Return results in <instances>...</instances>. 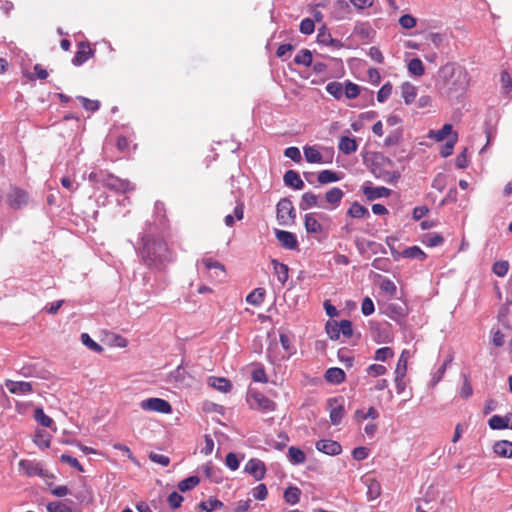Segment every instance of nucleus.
Segmentation results:
<instances>
[{"mask_svg":"<svg viewBox=\"0 0 512 512\" xmlns=\"http://www.w3.org/2000/svg\"><path fill=\"white\" fill-rule=\"evenodd\" d=\"M142 242L141 257L147 266L162 269L167 262L171 261V252L164 240L150 239L148 235H144Z\"/></svg>","mask_w":512,"mask_h":512,"instance_id":"1","label":"nucleus"},{"mask_svg":"<svg viewBox=\"0 0 512 512\" xmlns=\"http://www.w3.org/2000/svg\"><path fill=\"white\" fill-rule=\"evenodd\" d=\"M89 180L100 183L104 187L117 193H126L134 189V185L127 179H121L113 174L100 172H91L88 176Z\"/></svg>","mask_w":512,"mask_h":512,"instance_id":"2","label":"nucleus"},{"mask_svg":"<svg viewBox=\"0 0 512 512\" xmlns=\"http://www.w3.org/2000/svg\"><path fill=\"white\" fill-rule=\"evenodd\" d=\"M246 399L252 409L261 410L263 412H271L275 410V403L256 390L250 389L247 393Z\"/></svg>","mask_w":512,"mask_h":512,"instance_id":"3","label":"nucleus"},{"mask_svg":"<svg viewBox=\"0 0 512 512\" xmlns=\"http://www.w3.org/2000/svg\"><path fill=\"white\" fill-rule=\"evenodd\" d=\"M469 75L463 69H458L453 72V80L448 87L450 96L462 95L469 86Z\"/></svg>","mask_w":512,"mask_h":512,"instance_id":"4","label":"nucleus"},{"mask_svg":"<svg viewBox=\"0 0 512 512\" xmlns=\"http://www.w3.org/2000/svg\"><path fill=\"white\" fill-rule=\"evenodd\" d=\"M139 405L144 411H153L162 414H170L172 412L171 404L162 398H148L142 400Z\"/></svg>","mask_w":512,"mask_h":512,"instance_id":"5","label":"nucleus"},{"mask_svg":"<svg viewBox=\"0 0 512 512\" xmlns=\"http://www.w3.org/2000/svg\"><path fill=\"white\" fill-rule=\"evenodd\" d=\"M19 472L27 477H47V472L44 470L43 465L35 460L22 459L18 463Z\"/></svg>","mask_w":512,"mask_h":512,"instance_id":"6","label":"nucleus"},{"mask_svg":"<svg viewBox=\"0 0 512 512\" xmlns=\"http://www.w3.org/2000/svg\"><path fill=\"white\" fill-rule=\"evenodd\" d=\"M295 209L292 202L283 198L277 203V219L281 225H286L295 219Z\"/></svg>","mask_w":512,"mask_h":512,"instance_id":"7","label":"nucleus"},{"mask_svg":"<svg viewBox=\"0 0 512 512\" xmlns=\"http://www.w3.org/2000/svg\"><path fill=\"white\" fill-rule=\"evenodd\" d=\"M29 196L26 191L20 188H13L7 195V202L10 207L19 209L28 203Z\"/></svg>","mask_w":512,"mask_h":512,"instance_id":"8","label":"nucleus"},{"mask_svg":"<svg viewBox=\"0 0 512 512\" xmlns=\"http://www.w3.org/2000/svg\"><path fill=\"white\" fill-rule=\"evenodd\" d=\"M303 153L305 160L311 164H322L331 162V158L328 160H325L323 158V155L320 152V148L317 145H305L303 147Z\"/></svg>","mask_w":512,"mask_h":512,"instance_id":"9","label":"nucleus"},{"mask_svg":"<svg viewBox=\"0 0 512 512\" xmlns=\"http://www.w3.org/2000/svg\"><path fill=\"white\" fill-rule=\"evenodd\" d=\"M315 446L318 451L330 456H336L342 452L340 443L331 439L319 440Z\"/></svg>","mask_w":512,"mask_h":512,"instance_id":"10","label":"nucleus"},{"mask_svg":"<svg viewBox=\"0 0 512 512\" xmlns=\"http://www.w3.org/2000/svg\"><path fill=\"white\" fill-rule=\"evenodd\" d=\"M244 471L253 476L256 481H259L264 478L266 468L261 460L253 458L246 463Z\"/></svg>","mask_w":512,"mask_h":512,"instance_id":"11","label":"nucleus"},{"mask_svg":"<svg viewBox=\"0 0 512 512\" xmlns=\"http://www.w3.org/2000/svg\"><path fill=\"white\" fill-rule=\"evenodd\" d=\"M275 236L285 249L294 250L298 247L296 235L292 232L276 229Z\"/></svg>","mask_w":512,"mask_h":512,"instance_id":"12","label":"nucleus"},{"mask_svg":"<svg viewBox=\"0 0 512 512\" xmlns=\"http://www.w3.org/2000/svg\"><path fill=\"white\" fill-rule=\"evenodd\" d=\"M5 387L10 393L16 395H26L33 390L32 384L25 381L6 380Z\"/></svg>","mask_w":512,"mask_h":512,"instance_id":"13","label":"nucleus"},{"mask_svg":"<svg viewBox=\"0 0 512 512\" xmlns=\"http://www.w3.org/2000/svg\"><path fill=\"white\" fill-rule=\"evenodd\" d=\"M488 424L493 430L512 429V414L508 413L505 416L493 415Z\"/></svg>","mask_w":512,"mask_h":512,"instance_id":"14","label":"nucleus"},{"mask_svg":"<svg viewBox=\"0 0 512 512\" xmlns=\"http://www.w3.org/2000/svg\"><path fill=\"white\" fill-rule=\"evenodd\" d=\"M317 42L319 44H322L325 46H331V47H335V48H339L342 46L339 40L334 39L331 36V33L328 31L327 27L324 25L318 29Z\"/></svg>","mask_w":512,"mask_h":512,"instance_id":"15","label":"nucleus"},{"mask_svg":"<svg viewBox=\"0 0 512 512\" xmlns=\"http://www.w3.org/2000/svg\"><path fill=\"white\" fill-rule=\"evenodd\" d=\"M93 53V50L88 44L80 43L78 51L72 59V64L75 66H81L93 55Z\"/></svg>","mask_w":512,"mask_h":512,"instance_id":"16","label":"nucleus"},{"mask_svg":"<svg viewBox=\"0 0 512 512\" xmlns=\"http://www.w3.org/2000/svg\"><path fill=\"white\" fill-rule=\"evenodd\" d=\"M236 206L234 208V215L228 214L224 218V223L227 227H232L235 223V219L242 220L244 217V203L240 197L235 196Z\"/></svg>","mask_w":512,"mask_h":512,"instance_id":"17","label":"nucleus"},{"mask_svg":"<svg viewBox=\"0 0 512 512\" xmlns=\"http://www.w3.org/2000/svg\"><path fill=\"white\" fill-rule=\"evenodd\" d=\"M363 193L367 197L368 200H375L378 198L388 197L391 193V190L384 186H378V187L364 186Z\"/></svg>","mask_w":512,"mask_h":512,"instance_id":"18","label":"nucleus"},{"mask_svg":"<svg viewBox=\"0 0 512 512\" xmlns=\"http://www.w3.org/2000/svg\"><path fill=\"white\" fill-rule=\"evenodd\" d=\"M284 184L295 190H301L304 188V182L300 178L299 174L294 170H288L283 176Z\"/></svg>","mask_w":512,"mask_h":512,"instance_id":"19","label":"nucleus"},{"mask_svg":"<svg viewBox=\"0 0 512 512\" xmlns=\"http://www.w3.org/2000/svg\"><path fill=\"white\" fill-rule=\"evenodd\" d=\"M325 380L333 385H339L345 381V372L338 367H331L326 370Z\"/></svg>","mask_w":512,"mask_h":512,"instance_id":"20","label":"nucleus"},{"mask_svg":"<svg viewBox=\"0 0 512 512\" xmlns=\"http://www.w3.org/2000/svg\"><path fill=\"white\" fill-rule=\"evenodd\" d=\"M304 226L307 233L318 234L323 232L321 223L317 220L314 213H307L304 217Z\"/></svg>","mask_w":512,"mask_h":512,"instance_id":"21","label":"nucleus"},{"mask_svg":"<svg viewBox=\"0 0 512 512\" xmlns=\"http://www.w3.org/2000/svg\"><path fill=\"white\" fill-rule=\"evenodd\" d=\"M343 197L344 192L338 187H333L325 193V200L332 206V209L337 208L340 205Z\"/></svg>","mask_w":512,"mask_h":512,"instance_id":"22","label":"nucleus"},{"mask_svg":"<svg viewBox=\"0 0 512 512\" xmlns=\"http://www.w3.org/2000/svg\"><path fill=\"white\" fill-rule=\"evenodd\" d=\"M312 207H322V205L318 203V196L316 194L312 192H306L301 197L299 208L305 211ZM323 208L325 207L323 206Z\"/></svg>","mask_w":512,"mask_h":512,"instance_id":"23","label":"nucleus"},{"mask_svg":"<svg viewBox=\"0 0 512 512\" xmlns=\"http://www.w3.org/2000/svg\"><path fill=\"white\" fill-rule=\"evenodd\" d=\"M338 148L342 153L349 155L357 151L358 145L354 138L342 136L339 139Z\"/></svg>","mask_w":512,"mask_h":512,"instance_id":"24","label":"nucleus"},{"mask_svg":"<svg viewBox=\"0 0 512 512\" xmlns=\"http://www.w3.org/2000/svg\"><path fill=\"white\" fill-rule=\"evenodd\" d=\"M367 486V499L373 501L381 495V485L374 478H368L365 480Z\"/></svg>","mask_w":512,"mask_h":512,"instance_id":"25","label":"nucleus"},{"mask_svg":"<svg viewBox=\"0 0 512 512\" xmlns=\"http://www.w3.org/2000/svg\"><path fill=\"white\" fill-rule=\"evenodd\" d=\"M494 452L504 458L512 457V442L508 440H501L494 444L493 447Z\"/></svg>","mask_w":512,"mask_h":512,"instance_id":"26","label":"nucleus"},{"mask_svg":"<svg viewBox=\"0 0 512 512\" xmlns=\"http://www.w3.org/2000/svg\"><path fill=\"white\" fill-rule=\"evenodd\" d=\"M401 95L404 99L405 104H411L417 96L416 87L409 82L403 83L401 85Z\"/></svg>","mask_w":512,"mask_h":512,"instance_id":"27","label":"nucleus"},{"mask_svg":"<svg viewBox=\"0 0 512 512\" xmlns=\"http://www.w3.org/2000/svg\"><path fill=\"white\" fill-rule=\"evenodd\" d=\"M347 215L351 218L360 219L369 217L370 213L365 206L359 204L358 202H354L347 210Z\"/></svg>","mask_w":512,"mask_h":512,"instance_id":"28","label":"nucleus"},{"mask_svg":"<svg viewBox=\"0 0 512 512\" xmlns=\"http://www.w3.org/2000/svg\"><path fill=\"white\" fill-rule=\"evenodd\" d=\"M287 458L293 465L303 464L306 460L305 453L301 449L294 446L289 447Z\"/></svg>","mask_w":512,"mask_h":512,"instance_id":"29","label":"nucleus"},{"mask_svg":"<svg viewBox=\"0 0 512 512\" xmlns=\"http://www.w3.org/2000/svg\"><path fill=\"white\" fill-rule=\"evenodd\" d=\"M342 179V176L332 170L320 171L317 175V180L320 184L334 183Z\"/></svg>","mask_w":512,"mask_h":512,"instance_id":"30","label":"nucleus"},{"mask_svg":"<svg viewBox=\"0 0 512 512\" xmlns=\"http://www.w3.org/2000/svg\"><path fill=\"white\" fill-rule=\"evenodd\" d=\"M452 129V125L447 123L444 124L442 128L439 130H430L428 137L437 142H440L443 141L447 136L452 134Z\"/></svg>","mask_w":512,"mask_h":512,"instance_id":"31","label":"nucleus"},{"mask_svg":"<svg viewBox=\"0 0 512 512\" xmlns=\"http://www.w3.org/2000/svg\"><path fill=\"white\" fill-rule=\"evenodd\" d=\"M272 265L278 281L284 285L288 280V266L275 259L272 260Z\"/></svg>","mask_w":512,"mask_h":512,"instance_id":"32","label":"nucleus"},{"mask_svg":"<svg viewBox=\"0 0 512 512\" xmlns=\"http://www.w3.org/2000/svg\"><path fill=\"white\" fill-rule=\"evenodd\" d=\"M500 84L502 93L508 97H512V78L506 70H503L500 74Z\"/></svg>","mask_w":512,"mask_h":512,"instance_id":"33","label":"nucleus"},{"mask_svg":"<svg viewBox=\"0 0 512 512\" xmlns=\"http://www.w3.org/2000/svg\"><path fill=\"white\" fill-rule=\"evenodd\" d=\"M294 62L297 65H303L305 67H310L313 62V56L309 49H301L295 56Z\"/></svg>","mask_w":512,"mask_h":512,"instance_id":"34","label":"nucleus"},{"mask_svg":"<svg viewBox=\"0 0 512 512\" xmlns=\"http://www.w3.org/2000/svg\"><path fill=\"white\" fill-rule=\"evenodd\" d=\"M386 314L394 320L400 319L406 315V309L398 303H391L386 308Z\"/></svg>","mask_w":512,"mask_h":512,"instance_id":"35","label":"nucleus"},{"mask_svg":"<svg viewBox=\"0 0 512 512\" xmlns=\"http://www.w3.org/2000/svg\"><path fill=\"white\" fill-rule=\"evenodd\" d=\"M209 384L221 392H228L232 388L230 381L222 377H211L209 379Z\"/></svg>","mask_w":512,"mask_h":512,"instance_id":"36","label":"nucleus"},{"mask_svg":"<svg viewBox=\"0 0 512 512\" xmlns=\"http://www.w3.org/2000/svg\"><path fill=\"white\" fill-rule=\"evenodd\" d=\"M301 491L298 487L289 486L284 491V499L288 504L295 505L300 501Z\"/></svg>","mask_w":512,"mask_h":512,"instance_id":"37","label":"nucleus"},{"mask_svg":"<svg viewBox=\"0 0 512 512\" xmlns=\"http://www.w3.org/2000/svg\"><path fill=\"white\" fill-rule=\"evenodd\" d=\"M199 483L200 478L198 476H189L178 483V489L181 492H186L195 488Z\"/></svg>","mask_w":512,"mask_h":512,"instance_id":"38","label":"nucleus"},{"mask_svg":"<svg viewBox=\"0 0 512 512\" xmlns=\"http://www.w3.org/2000/svg\"><path fill=\"white\" fill-rule=\"evenodd\" d=\"M408 358L409 352L407 350H403L398 359L394 374H398L400 376L406 375Z\"/></svg>","mask_w":512,"mask_h":512,"instance_id":"39","label":"nucleus"},{"mask_svg":"<svg viewBox=\"0 0 512 512\" xmlns=\"http://www.w3.org/2000/svg\"><path fill=\"white\" fill-rule=\"evenodd\" d=\"M202 263L206 269H208V270L214 269L216 277H219L220 274L221 275L225 274L224 266L218 261H215L211 258H204V259H202Z\"/></svg>","mask_w":512,"mask_h":512,"instance_id":"40","label":"nucleus"},{"mask_svg":"<svg viewBox=\"0 0 512 512\" xmlns=\"http://www.w3.org/2000/svg\"><path fill=\"white\" fill-rule=\"evenodd\" d=\"M408 71L415 76H422L425 72L424 65L419 58H413L408 63Z\"/></svg>","mask_w":512,"mask_h":512,"instance_id":"41","label":"nucleus"},{"mask_svg":"<svg viewBox=\"0 0 512 512\" xmlns=\"http://www.w3.org/2000/svg\"><path fill=\"white\" fill-rule=\"evenodd\" d=\"M402 255H403V257L410 258V259L423 260L426 258V254L418 246H411V247L405 249L402 252Z\"/></svg>","mask_w":512,"mask_h":512,"instance_id":"42","label":"nucleus"},{"mask_svg":"<svg viewBox=\"0 0 512 512\" xmlns=\"http://www.w3.org/2000/svg\"><path fill=\"white\" fill-rule=\"evenodd\" d=\"M81 342L83 343V345H85L91 351H94V352H97V353H100V352L103 351V347L100 344H98L97 342H95L89 336L88 333H82L81 334Z\"/></svg>","mask_w":512,"mask_h":512,"instance_id":"43","label":"nucleus"},{"mask_svg":"<svg viewBox=\"0 0 512 512\" xmlns=\"http://www.w3.org/2000/svg\"><path fill=\"white\" fill-rule=\"evenodd\" d=\"M264 295V289L258 288L247 295L246 301L252 305H260L264 300Z\"/></svg>","mask_w":512,"mask_h":512,"instance_id":"44","label":"nucleus"},{"mask_svg":"<svg viewBox=\"0 0 512 512\" xmlns=\"http://www.w3.org/2000/svg\"><path fill=\"white\" fill-rule=\"evenodd\" d=\"M34 418L38 423H40L44 427H51L53 424V420L44 413L42 408L35 409Z\"/></svg>","mask_w":512,"mask_h":512,"instance_id":"45","label":"nucleus"},{"mask_svg":"<svg viewBox=\"0 0 512 512\" xmlns=\"http://www.w3.org/2000/svg\"><path fill=\"white\" fill-rule=\"evenodd\" d=\"M223 503L215 498H210L207 501L200 502L198 507L205 512H212L218 507H221Z\"/></svg>","mask_w":512,"mask_h":512,"instance_id":"46","label":"nucleus"},{"mask_svg":"<svg viewBox=\"0 0 512 512\" xmlns=\"http://www.w3.org/2000/svg\"><path fill=\"white\" fill-rule=\"evenodd\" d=\"M344 415V407L341 404H338L335 407H332L330 411V420L333 425H338L342 421Z\"/></svg>","mask_w":512,"mask_h":512,"instance_id":"47","label":"nucleus"},{"mask_svg":"<svg viewBox=\"0 0 512 512\" xmlns=\"http://www.w3.org/2000/svg\"><path fill=\"white\" fill-rule=\"evenodd\" d=\"M394 352L390 347H381L376 350L374 359L376 361L385 362L387 359L393 357Z\"/></svg>","mask_w":512,"mask_h":512,"instance_id":"48","label":"nucleus"},{"mask_svg":"<svg viewBox=\"0 0 512 512\" xmlns=\"http://www.w3.org/2000/svg\"><path fill=\"white\" fill-rule=\"evenodd\" d=\"M326 91L334 96L336 99H340L343 95V87L339 82H330L326 85Z\"/></svg>","mask_w":512,"mask_h":512,"instance_id":"49","label":"nucleus"},{"mask_svg":"<svg viewBox=\"0 0 512 512\" xmlns=\"http://www.w3.org/2000/svg\"><path fill=\"white\" fill-rule=\"evenodd\" d=\"M456 141L457 134L454 133L452 134L451 138L445 143V145H443V147L441 148L440 154L442 157L446 158L452 154Z\"/></svg>","mask_w":512,"mask_h":512,"instance_id":"50","label":"nucleus"},{"mask_svg":"<svg viewBox=\"0 0 512 512\" xmlns=\"http://www.w3.org/2000/svg\"><path fill=\"white\" fill-rule=\"evenodd\" d=\"M398 22L402 28L409 30L416 26L417 19L410 14H404L399 18Z\"/></svg>","mask_w":512,"mask_h":512,"instance_id":"51","label":"nucleus"},{"mask_svg":"<svg viewBox=\"0 0 512 512\" xmlns=\"http://www.w3.org/2000/svg\"><path fill=\"white\" fill-rule=\"evenodd\" d=\"M509 270V263L504 260L497 261L493 264L492 271L499 277H504Z\"/></svg>","mask_w":512,"mask_h":512,"instance_id":"52","label":"nucleus"},{"mask_svg":"<svg viewBox=\"0 0 512 512\" xmlns=\"http://www.w3.org/2000/svg\"><path fill=\"white\" fill-rule=\"evenodd\" d=\"M386 372H387L386 367L381 364H371L366 368L367 375L372 376V377L382 376Z\"/></svg>","mask_w":512,"mask_h":512,"instance_id":"53","label":"nucleus"},{"mask_svg":"<svg viewBox=\"0 0 512 512\" xmlns=\"http://www.w3.org/2000/svg\"><path fill=\"white\" fill-rule=\"evenodd\" d=\"M299 30L301 33L305 35L312 34L315 30L314 21L310 18H304L300 23Z\"/></svg>","mask_w":512,"mask_h":512,"instance_id":"54","label":"nucleus"},{"mask_svg":"<svg viewBox=\"0 0 512 512\" xmlns=\"http://www.w3.org/2000/svg\"><path fill=\"white\" fill-rule=\"evenodd\" d=\"M392 93V85L388 82L384 84L377 93V100L380 103L385 102Z\"/></svg>","mask_w":512,"mask_h":512,"instance_id":"55","label":"nucleus"},{"mask_svg":"<svg viewBox=\"0 0 512 512\" xmlns=\"http://www.w3.org/2000/svg\"><path fill=\"white\" fill-rule=\"evenodd\" d=\"M285 157L293 160L294 162H300L302 159L301 152L298 147L291 146L284 150Z\"/></svg>","mask_w":512,"mask_h":512,"instance_id":"56","label":"nucleus"},{"mask_svg":"<svg viewBox=\"0 0 512 512\" xmlns=\"http://www.w3.org/2000/svg\"><path fill=\"white\" fill-rule=\"evenodd\" d=\"M338 330H340V334H342L346 338L351 337L352 334H353L351 321H349V320H341L338 323Z\"/></svg>","mask_w":512,"mask_h":512,"instance_id":"57","label":"nucleus"},{"mask_svg":"<svg viewBox=\"0 0 512 512\" xmlns=\"http://www.w3.org/2000/svg\"><path fill=\"white\" fill-rule=\"evenodd\" d=\"M432 187L439 192H442L446 187V175L438 173L432 181Z\"/></svg>","mask_w":512,"mask_h":512,"instance_id":"58","label":"nucleus"},{"mask_svg":"<svg viewBox=\"0 0 512 512\" xmlns=\"http://www.w3.org/2000/svg\"><path fill=\"white\" fill-rule=\"evenodd\" d=\"M60 460L64 463H67L69 464L70 466L74 467L75 469H77L79 472H83L84 469H83V466L80 464V462L72 457L71 455H68V454H62L60 456Z\"/></svg>","mask_w":512,"mask_h":512,"instance_id":"59","label":"nucleus"},{"mask_svg":"<svg viewBox=\"0 0 512 512\" xmlns=\"http://www.w3.org/2000/svg\"><path fill=\"white\" fill-rule=\"evenodd\" d=\"M49 512H72L71 508L62 502H50L47 505Z\"/></svg>","mask_w":512,"mask_h":512,"instance_id":"60","label":"nucleus"},{"mask_svg":"<svg viewBox=\"0 0 512 512\" xmlns=\"http://www.w3.org/2000/svg\"><path fill=\"white\" fill-rule=\"evenodd\" d=\"M344 92H345V95H346L347 98L354 99V98H356L359 95L360 88H359V86L357 84L352 83V82H348L345 85Z\"/></svg>","mask_w":512,"mask_h":512,"instance_id":"61","label":"nucleus"},{"mask_svg":"<svg viewBox=\"0 0 512 512\" xmlns=\"http://www.w3.org/2000/svg\"><path fill=\"white\" fill-rule=\"evenodd\" d=\"M184 498L176 491L168 496V503L172 509H177L181 506Z\"/></svg>","mask_w":512,"mask_h":512,"instance_id":"62","label":"nucleus"},{"mask_svg":"<svg viewBox=\"0 0 512 512\" xmlns=\"http://www.w3.org/2000/svg\"><path fill=\"white\" fill-rule=\"evenodd\" d=\"M225 464L228 468H230L232 471H235L239 468V459L235 453H228L225 458Z\"/></svg>","mask_w":512,"mask_h":512,"instance_id":"63","label":"nucleus"},{"mask_svg":"<svg viewBox=\"0 0 512 512\" xmlns=\"http://www.w3.org/2000/svg\"><path fill=\"white\" fill-rule=\"evenodd\" d=\"M375 311L374 303L369 297H365L361 304V312L365 316L373 314Z\"/></svg>","mask_w":512,"mask_h":512,"instance_id":"64","label":"nucleus"}]
</instances>
